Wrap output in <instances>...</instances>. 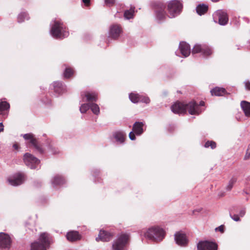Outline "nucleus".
I'll return each mask as SVG.
<instances>
[{"mask_svg":"<svg viewBox=\"0 0 250 250\" xmlns=\"http://www.w3.org/2000/svg\"><path fill=\"white\" fill-rule=\"evenodd\" d=\"M171 109L175 114L184 113L187 110L191 115L199 114L202 111L199 105L193 101L186 104L182 103L176 102L171 106Z\"/></svg>","mask_w":250,"mask_h":250,"instance_id":"1","label":"nucleus"},{"mask_svg":"<svg viewBox=\"0 0 250 250\" xmlns=\"http://www.w3.org/2000/svg\"><path fill=\"white\" fill-rule=\"evenodd\" d=\"M142 232L146 238L155 241H160L165 237L164 229L157 226L151 227Z\"/></svg>","mask_w":250,"mask_h":250,"instance_id":"2","label":"nucleus"},{"mask_svg":"<svg viewBox=\"0 0 250 250\" xmlns=\"http://www.w3.org/2000/svg\"><path fill=\"white\" fill-rule=\"evenodd\" d=\"M50 33L51 35L56 39H62L67 37L69 32L60 21H55L52 25Z\"/></svg>","mask_w":250,"mask_h":250,"instance_id":"3","label":"nucleus"},{"mask_svg":"<svg viewBox=\"0 0 250 250\" xmlns=\"http://www.w3.org/2000/svg\"><path fill=\"white\" fill-rule=\"evenodd\" d=\"M182 8V3L179 0H172L169 1L167 5L168 17L173 18L177 16L181 13Z\"/></svg>","mask_w":250,"mask_h":250,"instance_id":"4","label":"nucleus"},{"mask_svg":"<svg viewBox=\"0 0 250 250\" xmlns=\"http://www.w3.org/2000/svg\"><path fill=\"white\" fill-rule=\"evenodd\" d=\"M49 244L48 234L42 233L40 235L39 241L31 244V250H46Z\"/></svg>","mask_w":250,"mask_h":250,"instance_id":"5","label":"nucleus"},{"mask_svg":"<svg viewBox=\"0 0 250 250\" xmlns=\"http://www.w3.org/2000/svg\"><path fill=\"white\" fill-rule=\"evenodd\" d=\"M129 239V236L126 234L120 235L114 241L112 244V250H124Z\"/></svg>","mask_w":250,"mask_h":250,"instance_id":"6","label":"nucleus"},{"mask_svg":"<svg viewBox=\"0 0 250 250\" xmlns=\"http://www.w3.org/2000/svg\"><path fill=\"white\" fill-rule=\"evenodd\" d=\"M192 53H201L204 56H208L213 53L212 49L205 44H195L192 51Z\"/></svg>","mask_w":250,"mask_h":250,"instance_id":"7","label":"nucleus"},{"mask_svg":"<svg viewBox=\"0 0 250 250\" xmlns=\"http://www.w3.org/2000/svg\"><path fill=\"white\" fill-rule=\"evenodd\" d=\"M23 161L25 165L31 169L36 168L40 162L38 159L28 153L24 155Z\"/></svg>","mask_w":250,"mask_h":250,"instance_id":"8","label":"nucleus"},{"mask_svg":"<svg viewBox=\"0 0 250 250\" xmlns=\"http://www.w3.org/2000/svg\"><path fill=\"white\" fill-rule=\"evenodd\" d=\"M216 243L211 241H200L197 244L198 250H217Z\"/></svg>","mask_w":250,"mask_h":250,"instance_id":"9","label":"nucleus"},{"mask_svg":"<svg viewBox=\"0 0 250 250\" xmlns=\"http://www.w3.org/2000/svg\"><path fill=\"white\" fill-rule=\"evenodd\" d=\"M12 240L10 236L5 233H0V249H9L11 245Z\"/></svg>","mask_w":250,"mask_h":250,"instance_id":"10","label":"nucleus"},{"mask_svg":"<svg viewBox=\"0 0 250 250\" xmlns=\"http://www.w3.org/2000/svg\"><path fill=\"white\" fill-rule=\"evenodd\" d=\"M24 180V177L23 174L17 173L8 177L7 182L11 186H17L22 184Z\"/></svg>","mask_w":250,"mask_h":250,"instance_id":"11","label":"nucleus"},{"mask_svg":"<svg viewBox=\"0 0 250 250\" xmlns=\"http://www.w3.org/2000/svg\"><path fill=\"white\" fill-rule=\"evenodd\" d=\"M122 32L121 27L118 24H113L110 28L109 31V36L113 39H117Z\"/></svg>","mask_w":250,"mask_h":250,"instance_id":"12","label":"nucleus"},{"mask_svg":"<svg viewBox=\"0 0 250 250\" xmlns=\"http://www.w3.org/2000/svg\"><path fill=\"white\" fill-rule=\"evenodd\" d=\"M215 15L218 18L219 23L221 25H225L229 21V18L227 13L223 10H219L216 12Z\"/></svg>","mask_w":250,"mask_h":250,"instance_id":"13","label":"nucleus"},{"mask_svg":"<svg viewBox=\"0 0 250 250\" xmlns=\"http://www.w3.org/2000/svg\"><path fill=\"white\" fill-rule=\"evenodd\" d=\"M176 243L180 246H185L188 243V239L185 234L177 232L174 235Z\"/></svg>","mask_w":250,"mask_h":250,"instance_id":"14","label":"nucleus"},{"mask_svg":"<svg viewBox=\"0 0 250 250\" xmlns=\"http://www.w3.org/2000/svg\"><path fill=\"white\" fill-rule=\"evenodd\" d=\"M179 49L182 55L185 57L188 56L191 52L189 45L184 42H182L180 43Z\"/></svg>","mask_w":250,"mask_h":250,"instance_id":"15","label":"nucleus"},{"mask_svg":"<svg viewBox=\"0 0 250 250\" xmlns=\"http://www.w3.org/2000/svg\"><path fill=\"white\" fill-rule=\"evenodd\" d=\"M112 236L113 235L109 232L104 230H100L98 237L96 238V240L98 242L100 240L103 242H107L111 240Z\"/></svg>","mask_w":250,"mask_h":250,"instance_id":"16","label":"nucleus"},{"mask_svg":"<svg viewBox=\"0 0 250 250\" xmlns=\"http://www.w3.org/2000/svg\"><path fill=\"white\" fill-rule=\"evenodd\" d=\"M240 106L245 116L250 118V103L246 101H242L240 103Z\"/></svg>","mask_w":250,"mask_h":250,"instance_id":"17","label":"nucleus"},{"mask_svg":"<svg viewBox=\"0 0 250 250\" xmlns=\"http://www.w3.org/2000/svg\"><path fill=\"white\" fill-rule=\"evenodd\" d=\"M23 138L26 140H29L30 143L37 149H39L41 152V149L38 147L37 140L34 138V135L31 133H27L23 135Z\"/></svg>","mask_w":250,"mask_h":250,"instance_id":"18","label":"nucleus"},{"mask_svg":"<svg viewBox=\"0 0 250 250\" xmlns=\"http://www.w3.org/2000/svg\"><path fill=\"white\" fill-rule=\"evenodd\" d=\"M53 85L54 91L59 94L62 93L66 90L65 86L61 82H55L53 83Z\"/></svg>","mask_w":250,"mask_h":250,"instance_id":"19","label":"nucleus"},{"mask_svg":"<svg viewBox=\"0 0 250 250\" xmlns=\"http://www.w3.org/2000/svg\"><path fill=\"white\" fill-rule=\"evenodd\" d=\"M144 124L142 122H136L133 126V131L137 135H141L143 132Z\"/></svg>","mask_w":250,"mask_h":250,"instance_id":"20","label":"nucleus"},{"mask_svg":"<svg viewBox=\"0 0 250 250\" xmlns=\"http://www.w3.org/2000/svg\"><path fill=\"white\" fill-rule=\"evenodd\" d=\"M125 136V134L122 131H117L113 134L114 138L116 140V142L120 144L124 143Z\"/></svg>","mask_w":250,"mask_h":250,"instance_id":"21","label":"nucleus"},{"mask_svg":"<svg viewBox=\"0 0 250 250\" xmlns=\"http://www.w3.org/2000/svg\"><path fill=\"white\" fill-rule=\"evenodd\" d=\"M67 239L70 241H75L80 239L81 236L78 231H71L66 234Z\"/></svg>","mask_w":250,"mask_h":250,"instance_id":"22","label":"nucleus"},{"mask_svg":"<svg viewBox=\"0 0 250 250\" xmlns=\"http://www.w3.org/2000/svg\"><path fill=\"white\" fill-rule=\"evenodd\" d=\"M212 96H221L224 95L226 91L225 88L216 87L210 90Z\"/></svg>","mask_w":250,"mask_h":250,"instance_id":"23","label":"nucleus"},{"mask_svg":"<svg viewBox=\"0 0 250 250\" xmlns=\"http://www.w3.org/2000/svg\"><path fill=\"white\" fill-rule=\"evenodd\" d=\"M64 182V179L60 175L55 176L52 180V184L54 186L62 185Z\"/></svg>","mask_w":250,"mask_h":250,"instance_id":"24","label":"nucleus"},{"mask_svg":"<svg viewBox=\"0 0 250 250\" xmlns=\"http://www.w3.org/2000/svg\"><path fill=\"white\" fill-rule=\"evenodd\" d=\"M156 15L157 19L160 21H164L167 17L166 12L162 7L156 11Z\"/></svg>","mask_w":250,"mask_h":250,"instance_id":"25","label":"nucleus"},{"mask_svg":"<svg viewBox=\"0 0 250 250\" xmlns=\"http://www.w3.org/2000/svg\"><path fill=\"white\" fill-rule=\"evenodd\" d=\"M85 97L87 101L96 102L98 99V95L95 92H86Z\"/></svg>","mask_w":250,"mask_h":250,"instance_id":"26","label":"nucleus"},{"mask_svg":"<svg viewBox=\"0 0 250 250\" xmlns=\"http://www.w3.org/2000/svg\"><path fill=\"white\" fill-rule=\"evenodd\" d=\"M208 10V6L205 4H199L196 7V12L200 15H202L204 14Z\"/></svg>","mask_w":250,"mask_h":250,"instance_id":"27","label":"nucleus"},{"mask_svg":"<svg viewBox=\"0 0 250 250\" xmlns=\"http://www.w3.org/2000/svg\"><path fill=\"white\" fill-rule=\"evenodd\" d=\"M28 15L26 12H21L18 16V21L19 22H22L25 20H28Z\"/></svg>","mask_w":250,"mask_h":250,"instance_id":"28","label":"nucleus"},{"mask_svg":"<svg viewBox=\"0 0 250 250\" xmlns=\"http://www.w3.org/2000/svg\"><path fill=\"white\" fill-rule=\"evenodd\" d=\"M10 107L9 104L6 102H0V115L2 114L3 112L8 110Z\"/></svg>","mask_w":250,"mask_h":250,"instance_id":"29","label":"nucleus"},{"mask_svg":"<svg viewBox=\"0 0 250 250\" xmlns=\"http://www.w3.org/2000/svg\"><path fill=\"white\" fill-rule=\"evenodd\" d=\"M134 12V7L131 8L129 10H126L124 13V17L126 19H132L133 17V13Z\"/></svg>","mask_w":250,"mask_h":250,"instance_id":"30","label":"nucleus"},{"mask_svg":"<svg viewBox=\"0 0 250 250\" xmlns=\"http://www.w3.org/2000/svg\"><path fill=\"white\" fill-rule=\"evenodd\" d=\"M130 101L133 103H137L140 100V96L138 94L131 93L129 96Z\"/></svg>","mask_w":250,"mask_h":250,"instance_id":"31","label":"nucleus"},{"mask_svg":"<svg viewBox=\"0 0 250 250\" xmlns=\"http://www.w3.org/2000/svg\"><path fill=\"white\" fill-rule=\"evenodd\" d=\"M90 108L92 112L95 115H99L100 113V108L98 105L96 104H90Z\"/></svg>","mask_w":250,"mask_h":250,"instance_id":"32","label":"nucleus"},{"mask_svg":"<svg viewBox=\"0 0 250 250\" xmlns=\"http://www.w3.org/2000/svg\"><path fill=\"white\" fill-rule=\"evenodd\" d=\"M90 104H83L80 107V111L82 113H85L90 108Z\"/></svg>","mask_w":250,"mask_h":250,"instance_id":"33","label":"nucleus"},{"mask_svg":"<svg viewBox=\"0 0 250 250\" xmlns=\"http://www.w3.org/2000/svg\"><path fill=\"white\" fill-rule=\"evenodd\" d=\"M73 74V71L70 68H66L64 72V77L69 78Z\"/></svg>","mask_w":250,"mask_h":250,"instance_id":"34","label":"nucleus"},{"mask_svg":"<svg viewBox=\"0 0 250 250\" xmlns=\"http://www.w3.org/2000/svg\"><path fill=\"white\" fill-rule=\"evenodd\" d=\"M205 147H210L212 149L215 148L216 146V145L215 142L213 141H207L205 145Z\"/></svg>","mask_w":250,"mask_h":250,"instance_id":"35","label":"nucleus"},{"mask_svg":"<svg viewBox=\"0 0 250 250\" xmlns=\"http://www.w3.org/2000/svg\"><path fill=\"white\" fill-rule=\"evenodd\" d=\"M236 182V180L235 179H231L229 182L228 185L226 187V189L228 190H230L232 188L234 183Z\"/></svg>","mask_w":250,"mask_h":250,"instance_id":"36","label":"nucleus"},{"mask_svg":"<svg viewBox=\"0 0 250 250\" xmlns=\"http://www.w3.org/2000/svg\"><path fill=\"white\" fill-rule=\"evenodd\" d=\"M250 159V144L248 145V148L246 150V154L244 157V160H248Z\"/></svg>","mask_w":250,"mask_h":250,"instance_id":"37","label":"nucleus"},{"mask_svg":"<svg viewBox=\"0 0 250 250\" xmlns=\"http://www.w3.org/2000/svg\"><path fill=\"white\" fill-rule=\"evenodd\" d=\"M139 102H142L146 104H148L150 102V100L148 97H143L140 96V100Z\"/></svg>","mask_w":250,"mask_h":250,"instance_id":"38","label":"nucleus"},{"mask_svg":"<svg viewBox=\"0 0 250 250\" xmlns=\"http://www.w3.org/2000/svg\"><path fill=\"white\" fill-rule=\"evenodd\" d=\"M230 216L231 219L237 222L240 221V216L238 215L234 214V215L232 216L231 214H230Z\"/></svg>","mask_w":250,"mask_h":250,"instance_id":"39","label":"nucleus"},{"mask_svg":"<svg viewBox=\"0 0 250 250\" xmlns=\"http://www.w3.org/2000/svg\"><path fill=\"white\" fill-rule=\"evenodd\" d=\"M115 1V0H104L105 3L108 6L112 5Z\"/></svg>","mask_w":250,"mask_h":250,"instance_id":"40","label":"nucleus"},{"mask_svg":"<svg viewBox=\"0 0 250 250\" xmlns=\"http://www.w3.org/2000/svg\"><path fill=\"white\" fill-rule=\"evenodd\" d=\"M216 231H220L221 233H223L224 231V227L223 225H221L219 227L215 229Z\"/></svg>","mask_w":250,"mask_h":250,"instance_id":"41","label":"nucleus"},{"mask_svg":"<svg viewBox=\"0 0 250 250\" xmlns=\"http://www.w3.org/2000/svg\"><path fill=\"white\" fill-rule=\"evenodd\" d=\"M135 133L133 131H131L129 134V137L131 140H135Z\"/></svg>","mask_w":250,"mask_h":250,"instance_id":"42","label":"nucleus"},{"mask_svg":"<svg viewBox=\"0 0 250 250\" xmlns=\"http://www.w3.org/2000/svg\"><path fill=\"white\" fill-rule=\"evenodd\" d=\"M244 83L246 88L248 90H250V82L248 81H246Z\"/></svg>","mask_w":250,"mask_h":250,"instance_id":"43","label":"nucleus"},{"mask_svg":"<svg viewBox=\"0 0 250 250\" xmlns=\"http://www.w3.org/2000/svg\"><path fill=\"white\" fill-rule=\"evenodd\" d=\"M245 213H246V210H245V209H241V210L240 211V212H239V215H239L240 217H243V216L245 215Z\"/></svg>","mask_w":250,"mask_h":250,"instance_id":"44","label":"nucleus"},{"mask_svg":"<svg viewBox=\"0 0 250 250\" xmlns=\"http://www.w3.org/2000/svg\"><path fill=\"white\" fill-rule=\"evenodd\" d=\"M4 130V125L2 123H0V133Z\"/></svg>","mask_w":250,"mask_h":250,"instance_id":"45","label":"nucleus"},{"mask_svg":"<svg viewBox=\"0 0 250 250\" xmlns=\"http://www.w3.org/2000/svg\"><path fill=\"white\" fill-rule=\"evenodd\" d=\"M13 147L16 149V150H18L19 149V146L17 144V143H15L13 145Z\"/></svg>","mask_w":250,"mask_h":250,"instance_id":"46","label":"nucleus"},{"mask_svg":"<svg viewBox=\"0 0 250 250\" xmlns=\"http://www.w3.org/2000/svg\"><path fill=\"white\" fill-rule=\"evenodd\" d=\"M83 1L84 4L87 5L89 3L90 0H83Z\"/></svg>","mask_w":250,"mask_h":250,"instance_id":"47","label":"nucleus"},{"mask_svg":"<svg viewBox=\"0 0 250 250\" xmlns=\"http://www.w3.org/2000/svg\"><path fill=\"white\" fill-rule=\"evenodd\" d=\"M204 105H205V103H204V102H203V101H201V102H200V104H199V105H200V106H204Z\"/></svg>","mask_w":250,"mask_h":250,"instance_id":"48","label":"nucleus"},{"mask_svg":"<svg viewBox=\"0 0 250 250\" xmlns=\"http://www.w3.org/2000/svg\"><path fill=\"white\" fill-rule=\"evenodd\" d=\"M219 196H224V193H221L219 194Z\"/></svg>","mask_w":250,"mask_h":250,"instance_id":"49","label":"nucleus"},{"mask_svg":"<svg viewBox=\"0 0 250 250\" xmlns=\"http://www.w3.org/2000/svg\"><path fill=\"white\" fill-rule=\"evenodd\" d=\"M213 2H217L219 0H211Z\"/></svg>","mask_w":250,"mask_h":250,"instance_id":"50","label":"nucleus"}]
</instances>
